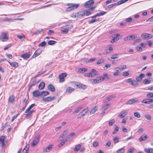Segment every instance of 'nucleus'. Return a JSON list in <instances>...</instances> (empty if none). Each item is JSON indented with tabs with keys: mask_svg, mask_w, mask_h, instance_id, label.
<instances>
[{
	"mask_svg": "<svg viewBox=\"0 0 153 153\" xmlns=\"http://www.w3.org/2000/svg\"><path fill=\"white\" fill-rule=\"evenodd\" d=\"M66 5L69 6L67 7L66 10V12H69L75 9H76L79 5V4L74 3H67Z\"/></svg>",
	"mask_w": 153,
	"mask_h": 153,
	"instance_id": "nucleus-1",
	"label": "nucleus"
},
{
	"mask_svg": "<svg viewBox=\"0 0 153 153\" xmlns=\"http://www.w3.org/2000/svg\"><path fill=\"white\" fill-rule=\"evenodd\" d=\"M9 39L8 32L6 31L1 33L0 40L2 42H6Z\"/></svg>",
	"mask_w": 153,
	"mask_h": 153,
	"instance_id": "nucleus-2",
	"label": "nucleus"
},
{
	"mask_svg": "<svg viewBox=\"0 0 153 153\" xmlns=\"http://www.w3.org/2000/svg\"><path fill=\"white\" fill-rule=\"evenodd\" d=\"M104 80V77L102 76L97 77L95 79H92L90 80L91 83L93 84H96L101 82Z\"/></svg>",
	"mask_w": 153,
	"mask_h": 153,
	"instance_id": "nucleus-3",
	"label": "nucleus"
},
{
	"mask_svg": "<svg viewBox=\"0 0 153 153\" xmlns=\"http://www.w3.org/2000/svg\"><path fill=\"white\" fill-rule=\"evenodd\" d=\"M140 36L144 40H148L152 38L153 37L152 35L147 33H142L140 35Z\"/></svg>",
	"mask_w": 153,
	"mask_h": 153,
	"instance_id": "nucleus-4",
	"label": "nucleus"
},
{
	"mask_svg": "<svg viewBox=\"0 0 153 153\" xmlns=\"http://www.w3.org/2000/svg\"><path fill=\"white\" fill-rule=\"evenodd\" d=\"M120 34H114L113 37V39L111 40L110 42L111 43H114L117 42L120 39Z\"/></svg>",
	"mask_w": 153,
	"mask_h": 153,
	"instance_id": "nucleus-5",
	"label": "nucleus"
},
{
	"mask_svg": "<svg viewBox=\"0 0 153 153\" xmlns=\"http://www.w3.org/2000/svg\"><path fill=\"white\" fill-rule=\"evenodd\" d=\"M66 76L67 74L66 73H62L60 74L59 76V82L61 83L63 82L65 80L64 78Z\"/></svg>",
	"mask_w": 153,
	"mask_h": 153,
	"instance_id": "nucleus-6",
	"label": "nucleus"
},
{
	"mask_svg": "<svg viewBox=\"0 0 153 153\" xmlns=\"http://www.w3.org/2000/svg\"><path fill=\"white\" fill-rule=\"evenodd\" d=\"M39 137L38 136L36 137L31 144V146L33 147L36 145L39 142Z\"/></svg>",
	"mask_w": 153,
	"mask_h": 153,
	"instance_id": "nucleus-7",
	"label": "nucleus"
},
{
	"mask_svg": "<svg viewBox=\"0 0 153 153\" xmlns=\"http://www.w3.org/2000/svg\"><path fill=\"white\" fill-rule=\"evenodd\" d=\"M42 52V50L40 48L38 49L33 54L32 58H35L39 56Z\"/></svg>",
	"mask_w": 153,
	"mask_h": 153,
	"instance_id": "nucleus-8",
	"label": "nucleus"
},
{
	"mask_svg": "<svg viewBox=\"0 0 153 153\" xmlns=\"http://www.w3.org/2000/svg\"><path fill=\"white\" fill-rule=\"evenodd\" d=\"M139 101L138 100L137 98H133L132 99L129 100L128 101L126 102V104H131L137 102Z\"/></svg>",
	"mask_w": 153,
	"mask_h": 153,
	"instance_id": "nucleus-9",
	"label": "nucleus"
},
{
	"mask_svg": "<svg viewBox=\"0 0 153 153\" xmlns=\"http://www.w3.org/2000/svg\"><path fill=\"white\" fill-rule=\"evenodd\" d=\"M153 102V99H146L141 101V103L144 104H150Z\"/></svg>",
	"mask_w": 153,
	"mask_h": 153,
	"instance_id": "nucleus-10",
	"label": "nucleus"
},
{
	"mask_svg": "<svg viewBox=\"0 0 153 153\" xmlns=\"http://www.w3.org/2000/svg\"><path fill=\"white\" fill-rule=\"evenodd\" d=\"M137 38V36H136L135 35H131L128 36H127L126 37H125L124 39V40L125 41H126L128 40H130L131 39H136Z\"/></svg>",
	"mask_w": 153,
	"mask_h": 153,
	"instance_id": "nucleus-11",
	"label": "nucleus"
},
{
	"mask_svg": "<svg viewBox=\"0 0 153 153\" xmlns=\"http://www.w3.org/2000/svg\"><path fill=\"white\" fill-rule=\"evenodd\" d=\"M31 55V53L29 52L28 53H25L22 55L21 57L25 59H27L29 58Z\"/></svg>",
	"mask_w": 153,
	"mask_h": 153,
	"instance_id": "nucleus-12",
	"label": "nucleus"
},
{
	"mask_svg": "<svg viewBox=\"0 0 153 153\" xmlns=\"http://www.w3.org/2000/svg\"><path fill=\"white\" fill-rule=\"evenodd\" d=\"M55 98V97H48L46 98H44L42 99L43 101L45 102H49L53 100Z\"/></svg>",
	"mask_w": 153,
	"mask_h": 153,
	"instance_id": "nucleus-13",
	"label": "nucleus"
},
{
	"mask_svg": "<svg viewBox=\"0 0 153 153\" xmlns=\"http://www.w3.org/2000/svg\"><path fill=\"white\" fill-rule=\"evenodd\" d=\"M145 76V75L144 74H141L136 77V79L138 82H140L142 80V78H144Z\"/></svg>",
	"mask_w": 153,
	"mask_h": 153,
	"instance_id": "nucleus-14",
	"label": "nucleus"
},
{
	"mask_svg": "<svg viewBox=\"0 0 153 153\" xmlns=\"http://www.w3.org/2000/svg\"><path fill=\"white\" fill-rule=\"evenodd\" d=\"M5 139V137L4 136H2L0 137V144H1L2 147H3L4 146V140Z\"/></svg>",
	"mask_w": 153,
	"mask_h": 153,
	"instance_id": "nucleus-15",
	"label": "nucleus"
},
{
	"mask_svg": "<svg viewBox=\"0 0 153 153\" xmlns=\"http://www.w3.org/2000/svg\"><path fill=\"white\" fill-rule=\"evenodd\" d=\"M33 95L34 97H38L41 96V92H40L39 90H35L33 92Z\"/></svg>",
	"mask_w": 153,
	"mask_h": 153,
	"instance_id": "nucleus-16",
	"label": "nucleus"
},
{
	"mask_svg": "<svg viewBox=\"0 0 153 153\" xmlns=\"http://www.w3.org/2000/svg\"><path fill=\"white\" fill-rule=\"evenodd\" d=\"M106 13V12L102 11L101 12H100L97 13L95 15H94L93 16H92L91 17L92 18H96V17L97 16H101L104 15V14H105Z\"/></svg>",
	"mask_w": 153,
	"mask_h": 153,
	"instance_id": "nucleus-17",
	"label": "nucleus"
},
{
	"mask_svg": "<svg viewBox=\"0 0 153 153\" xmlns=\"http://www.w3.org/2000/svg\"><path fill=\"white\" fill-rule=\"evenodd\" d=\"M94 3V0H90L87 2H86L84 4L85 6H91L93 5Z\"/></svg>",
	"mask_w": 153,
	"mask_h": 153,
	"instance_id": "nucleus-18",
	"label": "nucleus"
},
{
	"mask_svg": "<svg viewBox=\"0 0 153 153\" xmlns=\"http://www.w3.org/2000/svg\"><path fill=\"white\" fill-rule=\"evenodd\" d=\"M48 90L54 92L55 91V88L51 84H49L48 86Z\"/></svg>",
	"mask_w": 153,
	"mask_h": 153,
	"instance_id": "nucleus-19",
	"label": "nucleus"
},
{
	"mask_svg": "<svg viewBox=\"0 0 153 153\" xmlns=\"http://www.w3.org/2000/svg\"><path fill=\"white\" fill-rule=\"evenodd\" d=\"M8 62L10 64V66L12 67L16 68L18 67V66H19L18 63L16 62H10L8 61Z\"/></svg>",
	"mask_w": 153,
	"mask_h": 153,
	"instance_id": "nucleus-20",
	"label": "nucleus"
},
{
	"mask_svg": "<svg viewBox=\"0 0 153 153\" xmlns=\"http://www.w3.org/2000/svg\"><path fill=\"white\" fill-rule=\"evenodd\" d=\"M74 90V88H72L71 87H68L67 88L66 90V92L68 94H70Z\"/></svg>",
	"mask_w": 153,
	"mask_h": 153,
	"instance_id": "nucleus-21",
	"label": "nucleus"
},
{
	"mask_svg": "<svg viewBox=\"0 0 153 153\" xmlns=\"http://www.w3.org/2000/svg\"><path fill=\"white\" fill-rule=\"evenodd\" d=\"M66 138H67L66 139H65L61 141L60 144L59 145V147H61L69 139V137H66Z\"/></svg>",
	"mask_w": 153,
	"mask_h": 153,
	"instance_id": "nucleus-22",
	"label": "nucleus"
},
{
	"mask_svg": "<svg viewBox=\"0 0 153 153\" xmlns=\"http://www.w3.org/2000/svg\"><path fill=\"white\" fill-rule=\"evenodd\" d=\"M82 145L81 144H78L75 147L74 149V151L76 152H77L80 149Z\"/></svg>",
	"mask_w": 153,
	"mask_h": 153,
	"instance_id": "nucleus-23",
	"label": "nucleus"
},
{
	"mask_svg": "<svg viewBox=\"0 0 153 153\" xmlns=\"http://www.w3.org/2000/svg\"><path fill=\"white\" fill-rule=\"evenodd\" d=\"M52 145H49L48 147L45 148L44 150L43 151L44 152H48L50 151L52 149Z\"/></svg>",
	"mask_w": 153,
	"mask_h": 153,
	"instance_id": "nucleus-24",
	"label": "nucleus"
},
{
	"mask_svg": "<svg viewBox=\"0 0 153 153\" xmlns=\"http://www.w3.org/2000/svg\"><path fill=\"white\" fill-rule=\"evenodd\" d=\"M76 85L77 86L79 87V88H81L83 89H85L86 88V86L85 85L80 83L77 82L76 84Z\"/></svg>",
	"mask_w": 153,
	"mask_h": 153,
	"instance_id": "nucleus-25",
	"label": "nucleus"
},
{
	"mask_svg": "<svg viewBox=\"0 0 153 153\" xmlns=\"http://www.w3.org/2000/svg\"><path fill=\"white\" fill-rule=\"evenodd\" d=\"M148 138V136L147 135H145L144 136L142 135L140 137L139 139V140L140 142H141L142 141H144L146 140Z\"/></svg>",
	"mask_w": 153,
	"mask_h": 153,
	"instance_id": "nucleus-26",
	"label": "nucleus"
},
{
	"mask_svg": "<svg viewBox=\"0 0 153 153\" xmlns=\"http://www.w3.org/2000/svg\"><path fill=\"white\" fill-rule=\"evenodd\" d=\"M15 100V97L13 95L10 96L8 99V102L10 103H12Z\"/></svg>",
	"mask_w": 153,
	"mask_h": 153,
	"instance_id": "nucleus-27",
	"label": "nucleus"
},
{
	"mask_svg": "<svg viewBox=\"0 0 153 153\" xmlns=\"http://www.w3.org/2000/svg\"><path fill=\"white\" fill-rule=\"evenodd\" d=\"M127 113L126 111H121L119 115V117L120 118H123L125 117Z\"/></svg>",
	"mask_w": 153,
	"mask_h": 153,
	"instance_id": "nucleus-28",
	"label": "nucleus"
},
{
	"mask_svg": "<svg viewBox=\"0 0 153 153\" xmlns=\"http://www.w3.org/2000/svg\"><path fill=\"white\" fill-rule=\"evenodd\" d=\"M90 73H91V75H92V77L97 75V71L94 69H92Z\"/></svg>",
	"mask_w": 153,
	"mask_h": 153,
	"instance_id": "nucleus-29",
	"label": "nucleus"
},
{
	"mask_svg": "<svg viewBox=\"0 0 153 153\" xmlns=\"http://www.w3.org/2000/svg\"><path fill=\"white\" fill-rule=\"evenodd\" d=\"M35 105V103L33 104L30 105L29 107L27 109L25 112V113H27L30 110L34 107Z\"/></svg>",
	"mask_w": 153,
	"mask_h": 153,
	"instance_id": "nucleus-30",
	"label": "nucleus"
},
{
	"mask_svg": "<svg viewBox=\"0 0 153 153\" xmlns=\"http://www.w3.org/2000/svg\"><path fill=\"white\" fill-rule=\"evenodd\" d=\"M49 94V92L48 91H45L41 92V96L44 97L48 95Z\"/></svg>",
	"mask_w": 153,
	"mask_h": 153,
	"instance_id": "nucleus-31",
	"label": "nucleus"
},
{
	"mask_svg": "<svg viewBox=\"0 0 153 153\" xmlns=\"http://www.w3.org/2000/svg\"><path fill=\"white\" fill-rule=\"evenodd\" d=\"M87 71L86 68H79L78 72L80 73H83Z\"/></svg>",
	"mask_w": 153,
	"mask_h": 153,
	"instance_id": "nucleus-32",
	"label": "nucleus"
},
{
	"mask_svg": "<svg viewBox=\"0 0 153 153\" xmlns=\"http://www.w3.org/2000/svg\"><path fill=\"white\" fill-rule=\"evenodd\" d=\"M45 86V83L42 82H41L39 85V88L40 90L42 89Z\"/></svg>",
	"mask_w": 153,
	"mask_h": 153,
	"instance_id": "nucleus-33",
	"label": "nucleus"
},
{
	"mask_svg": "<svg viewBox=\"0 0 153 153\" xmlns=\"http://www.w3.org/2000/svg\"><path fill=\"white\" fill-rule=\"evenodd\" d=\"M30 145L29 144H27L24 149L23 150V153H28V151Z\"/></svg>",
	"mask_w": 153,
	"mask_h": 153,
	"instance_id": "nucleus-34",
	"label": "nucleus"
},
{
	"mask_svg": "<svg viewBox=\"0 0 153 153\" xmlns=\"http://www.w3.org/2000/svg\"><path fill=\"white\" fill-rule=\"evenodd\" d=\"M78 18H81L84 15V13L83 11H80L79 12L77 13Z\"/></svg>",
	"mask_w": 153,
	"mask_h": 153,
	"instance_id": "nucleus-35",
	"label": "nucleus"
},
{
	"mask_svg": "<svg viewBox=\"0 0 153 153\" xmlns=\"http://www.w3.org/2000/svg\"><path fill=\"white\" fill-rule=\"evenodd\" d=\"M97 107L96 106H95L91 110L90 114H91L94 113L97 110Z\"/></svg>",
	"mask_w": 153,
	"mask_h": 153,
	"instance_id": "nucleus-36",
	"label": "nucleus"
},
{
	"mask_svg": "<svg viewBox=\"0 0 153 153\" xmlns=\"http://www.w3.org/2000/svg\"><path fill=\"white\" fill-rule=\"evenodd\" d=\"M145 151L147 153H153V149H145Z\"/></svg>",
	"mask_w": 153,
	"mask_h": 153,
	"instance_id": "nucleus-37",
	"label": "nucleus"
},
{
	"mask_svg": "<svg viewBox=\"0 0 153 153\" xmlns=\"http://www.w3.org/2000/svg\"><path fill=\"white\" fill-rule=\"evenodd\" d=\"M143 82L145 84H148L150 83L151 80L148 79H145L143 80Z\"/></svg>",
	"mask_w": 153,
	"mask_h": 153,
	"instance_id": "nucleus-38",
	"label": "nucleus"
},
{
	"mask_svg": "<svg viewBox=\"0 0 153 153\" xmlns=\"http://www.w3.org/2000/svg\"><path fill=\"white\" fill-rule=\"evenodd\" d=\"M43 30L42 29H41V30H37L36 31L34 32L32 35L33 36V35H38L39 34H40L41 33L42 31Z\"/></svg>",
	"mask_w": 153,
	"mask_h": 153,
	"instance_id": "nucleus-39",
	"label": "nucleus"
},
{
	"mask_svg": "<svg viewBox=\"0 0 153 153\" xmlns=\"http://www.w3.org/2000/svg\"><path fill=\"white\" fill-rule=\"evenodd\" d=\"M27 114H25V117L27 119H29L31 117L32 115L29 111L27 113Z\"/></svg>",
	"mask_w": 153,
	"mask_h": 153,
	"instance_id": "nucleus-40",
	"label": "nucleus"
},
{
	"mask_svg": "<svg viewBox=\"0 0 153 153\" xmlns=\"http://www.w3.org/2000/svg\"><path fill=\"white\" fill-rule=\"evenodd\" d=\"M88 109L87 108H85L84 109L81 113H80L81 115L82 116H84L86 113L87 112Z\"/></svg>",
	"mask_w": 153,
	"mask_h": 153,
	"instance_id": "nucleus-41",
	"label": "nucleus"
},
{
	"mask_svg": "<svg viewBox=\"0 0 153 153\" xmlns=\"http://www.w3.org/2000/svg\"><path fill=\"white\" fill-rule=\"evenodd\" d=\"M109 106L110 105L108 104L102 106V109L103 110L105 111L108 108Z\"/></svg>",
	"mask_w": 153,
	"mask_h": 153,
	"instance_id": "nucleus-42",
	"label": "nucleus"
},
{
	"mask_svg": "<svg viewBox=\"0 0 153 153\" xmlns=\"http://www.w3.org/2000/svg\"><path fill=\"white\" fill-rule=\"evenodd\" d=\"M126 65H123L119 67H117L116 69H118L120 70H123L126 69Z\"/></svg>",
	"mask_w": 153,
	"mask_h": 153,
	"instance_id": "nucleus-43",
	"label": "nucleus"
},
{
	"mask_svg": "<svg viewBox=\"0 0 153 153\" xmlns=\"http://www.w3.org/2000/svg\"><path fill=\"white\" fill-rule=\"evenodd\" d=\"M125 151V149L123 148H121L117 151V153H123Z\"/></svg>",
	"mask_w": 153,
	"mask_h": 153,
	"instance_id": "nucleus-44",
	"label": "nucleus"
},
{
	"mask_svg": "<svg viewBox=\"0 0 153 153\" xmlns=\"http://www.w3.org/2000/svg\"><path fill=\"white\" fill-rule=\"evenodd\" d=\"M115 97V96H111L109 97H107L105 99V101L107 102Z\"/></svg>",
	"mask_w": 153,
	"mask_h": 153,
	"instance_id": "nucleus-45",
	"label": "nucleus"
},
{
	"mask_svg": "<svg viewBox=\"0 0 153 153\" xmlns=\"http://www.w3.org/2000/svg\"><path fill=\"white\" fill-rule=\"evenodd\" d=\"M56 42L54 40H49L48 41V43L49 45H53L56 43Z\"/></svg>",
	"mask_w": 153,
	"mask_h": 153,
	"instance_id": "nucleus-46",
	"label": "nucleus"
},
{
	"mask_svg": "<svg viewBox=\"0 0 153 153\" xmlns=\"http://www.w3.org/2000/svg\"><path fill=\"white\" fill-rule=\"evenodd\" d=\"M119 127L118 126H116L115 129H114L113 132H112V134H116L117 132L119 131Z\"/></svg>",
	"mask_w": 153,
	"mask_h": 153,
	"instance_id": "nucleus-47",
	"label": "nucleus"
},
{
	"mask_svg": "<svg viewBox=\"0 0 153 153\" xmlns=\"http://www.w3.org/2000/svg\"><path fill=\"white\" fill-rule=\"evenodd\" d=\"M131 84L132 86H137L138 85V83L135 80L132 81Z\"/></svg>",
	"mask_w": 153,
	"mask_h": 153,
	"instance_id": "nucleus-48",
	"label": "nucleus"
},
{
	"mask_svg": "<svg viewBox=\"0 0 153 153\" xmlns=\"http://www.w3.org/2000/svg\"><path fill=\"white\" fill-rule=\"evenodd\" d=\"M128 0H121L119 1L117 4V5H119L121 4L124 3L127 1Z\"/></svg>",
	"mask_w": 153,
	"mask_h": 153,
	"instance_id": "nucleus-49",
	"label": "nucleus"
},
{
	"mask_svg": "<svg viewBox=\"0 0 153 153\" xmlns=\"http://www.w3.org/2000/svg\"><path fill=\"white\" fill-rule=\"evenodd\" d=\"M46 44H47L46 42L45 41H44V42H41L40 44H39V47H43L46 46Z\"/></svg>",
	"mask_w": 153,
	"mask_h": 153,
	"instance_id": "nucleus-50",
	"label": "nucleus"
},
{
	"mask_svg": "<svg viewBox=\"0 0 153 153\" xmlns=\"http://www.w3.org/2000/svg\"><path fill=\"white\" fill-rule=\"evenodd\" d=\"M134 116L137 118H140V114L138 112H136L134 113Z\"/></svg>",
	"mask_w": 153,
	"mask_h": 153,
	"instance_id": "nucleus-51",
	"label": "nucleus"
},
{
	"mask_svg": "<svg viewBox=\"0 0 153 153\" xmlns=\"http://www.w3.org/2000/svg\"><path fill=\"white\" fill-rule=\"evenodd\" d=\"M78 16L77 13H73L71 15V16L74 18H78Z\"/></svg>",
	"mask_w": 153,
	"mask_h": 153,
	"instance_id": "nucleus-52",
	"label": "nucleus"
},
{
	"mask_svg": "<svg viewBox=\"0 0 153 153\" xmlns=\"http://www.w3.org/2000/svg\"><path fill=\"white\" fill-rule=\"evenodd\" d=\"M99 20L96 19H94L88 22V23L89 24L93 23L95 22L99 21Z\"/></svg>",
	"mask_w": 153,
	"mask_h": 153,
	"instance_id": "nucleus-53",
	"label": "nucleus"
},
{
	"mask_svg": "<svg viewBox=\"0 0 153 153\" xmlns=\"http://www.w3.org/2000/svg\"><path fill=\"white\" fill-rule=\"evenodd\" d=\"M67 134V131H64L63 134L61 135L60 137H59V138H62L63 139V137H64L66 136Z\"/></svg>",
	"mask_w": 153,
	"mask_h": 153,
	"instance_id": "nucleus-54",
	"label": "nucleus"
},
{
	"mask_svg": "<svg viewBox=\"0 0 153 153\" xmlns=\"http://www.w3.org/2000/svg\"><path fill=\"white\" fill-rule=\"evenodd\" d=\"M69 30V28H64L63 30H61V31L64 33H67Z\"/></svg>",
	"mask_w": 153,
	"mask_h": 153,
	"instance_id": "nucleus-55",
	"label": "nucleus"
},
{
	"mask_svg": "<svg viewBox=\"0 0 153 153\" xmlns=\"http://www.w3.org/2000/svg\"><path fill=\"white\" fill-rule=\"evenodd\" d=\"M114 143H116L119 142V138L117 137H116L113 139Z\"/></svg>",
	"mask_w": 153,
	"mask_h": 153,
	"instance_id": "nucleus-56",
	"label": "nucleus"
},
{
	"mask_svg": "<svg viewBox=\"0 0 153 153\" xmlns=\"http://www.w3.org/2000/svg\"><path fill=\"white\" fill-rule=\"evenodd\" d=\"M84 15L85 14L86 16H89L91 14V13L89 11L87 10H84Z\"/></svg>",
	"mask_w": 153,
	"mask_h": 153,
	"instance_id": "nucleus-57",
	"label": "nucleus"
},
{
	"mask_svg": "<svg viewBox=\"0 0 153 153\" xmlns=\"http://www.w3.org/2000/svg\"><path fill=\"white\" fill-rule=\"evenodd\" d=\"M146 97L148 98H152L153 97V94L151 93H149L146 95Z\"/></svg>",
	"mask_w": 153,
	"mask_h": 153,
	"instance_id": "nucleus-58",
	"label": "nucleus"
},
{
	"mask_svg": "<svg viewBox=\"0 0 153 153\" xmlns=\"http://www.w3.org/2000/svg\"><path fill=\"white\" fill-rule=\"evenodd\" d=\"M104 62V60L103 59H100L98 61L97 64L98 65L103 63Z\"/></svg>",
	"mask_w": 153,
	"mask_h": 153,
	"instance_id": "nucleus-59",
	"label": "nucleus"
},
{
	"mask_svg": "<svg viewBox=\"0 0 153 153\" xmlns=\"http://www.w3.org/2000/svg\"><path fill=\"white\" fill-rule=\"evenodd\" d=\"M84 75L85 76H87L89 77H92V75H91V73H86L84 74Z\"/></svg>",
	"mask_w": 153,
	"mask_h": 153,
	"instance_id": "nucleus-60",
	"label": "nucleus"
},
{
	"mask_svg": "<svg viewBox=\"0 0 153 153\" xmlns=\"http://www.w3.org/2000/svg\"><path fill=\"white\" fill-rule=\"evenodd\" d=\"M118 55L117 54H115L112 56L111 57V58L112 59H117L118 58Z\"/></svg>",
	"mask_w": 153,
	"mask_h": 153,
	"instance_id": "nucleus-61",
	"label": "nucleus"
},
{
	"mask_svg": "<svg viewBox=\"0 0 153 153\" xmlns=\"http://www.w3.org/2000/svg\"><path fill=\"white\" fill-rule=\"evenodd\" d=\"M129 74L128 71H125L123 73V75L124 76H126L129 75Z\"/></svg>",
	"mask_w": 153,
	"mask_h": 153,
	"instance_id": "nucleus-62",
	"label": "nucleus"
},
{
	"mask_svg": "<svg viewBox=\"0 0 153 153\" xmlns=\"http://www.w3.org/2000/svg\"><path fill=\"white\" fill-rule=\"evenodd\" d=\"M147 43H141L140 44V45L143 48H145L147 45Z\"/></svg>",
	"mask_w": 153,
	"mask_h": 153,
	"instance_id": "nucleus-63",
	"label": "nucleus"
},
{
	"mask_svg": "<svg viewBox=\"0 0 153 153\" xmlns=\"http://www.w3.org/2000/svg\"><path fill=\"white\" fill-rule=\"evenodd\" d=\"M99 145V143L97 142H94L93 143V146L94 147H96Z\"/></svg>",
	"mask_w": 153,
	"mask_h": 153,
	"instance_id": "nucleus-64",
	"label": "nucleus"
}]
</instances>
